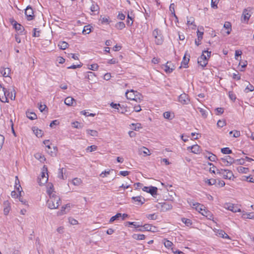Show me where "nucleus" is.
Masks as SVG:
<instances>
[{
	"label": "nucleus",
	"mask_w": 254,
	"mask_h": 254,
	"mask_svg": "<svg viewBox=\"0 0 254 254\" xmlns=\"http://www.w3.org/2000/svg\"><path fill=\"white\" fill-rule=\"evenodd\" d=\"M228 96H229V97L230 98V99L233 101H235L236 99V95L233 93V91H229L228 92Z\"/></svg>",
	"instance_id": "4d7b16f0"
},
{
	"label": "nucleus",
	"mask_w": 254,
	"mask_h": 254,
	"mask_svg": "<svg viewBox=\"0 0 254 254\" xmlns=\"http://www.w3.org/2000/svg\"><path fill=\"white\" fill-rule=\"evenodd\" d=\"M91 2L92 3V4L90 6V10L93 12L97 11L99 8L98 5L95 2L92 1V0H91Z\"/></svg>",
	"instance_id": "c9c22d12"
},
{
	"label": "nucleus",
	"mask_w": 254,
	"mask_h": 254,
	"mask_svg": "<svg viewBox=\"0 0 254 254\" xmlns=\"http://www.w3.org/2000/svg\"><path fill=\"white\" fill-rule=\"evenodd\" d=\"M133 18L131 17L128 14L127 16V26H131L133 22Z\"/></svg>",
	"instance_id": "c03bdc74"
},
{
	"label": "nucleus",
	"mask_w": 254,
	"mask_h": 254,
	"mask_svg": "<svg viewBox=\"0 0 254 254\" xmlns=\"http://www.w3.org/2000/svg\"><path fill=\"white\" fill-rule=\"evenodd\" d=\"M34 134L38 137H41L42 136L43 134V132L42 130L39 129L38 128L36 127H33L32 128Z\"/></svg>",
	"instance_id": "a878e982"
},
{
	"label": "nucleus",
	"mask_w": 254,
	"mask_h": 254,
	"mask_svg": "<svg viewBox=\"0 0 254 254\" xmlns=\"http://www.w3.org/2000/svg\"><path fill=\"white\" fill-rule=\"evenodd\" d=\"M81 114L86 116H91V117H94L95 116V114L93 113H89V112L87 110H84L81 112Z\"/></svg>",
	"instance_id": "bf43d9fd"
},
{
	"label": "nucleus",
	"mask_w": 254,
	"mask_h": 254,
	"mask_svg": "<svg viewBox=\"0 0 254 254\" xmlns=\"http://www.w3.org/2000/svg\"><path fill=\"white\" fill-rule=\"evenodd\" d=\"M187 149L188 150H191V152L194 154H198L200 152V147L197 144L189 146Z\"/></svg>",
	"instance_id": "f3484780"
},
{
	"label": "nucleus",
	"mask_w": 254,
	"mask_h": 254,
	"mask_svg": "<svg viewBox=\"0 0 254 254\" xmlns=\"http://www.w3.org/2000/svg\"><path fill=\"white\" fill-rule=\"evenodd\" d=\"M182 222L185 223L187 226H189L191 225V221L190 219L184 218H182Z\"/></svg>",
	"instance_id": "13d9d810"
},
{
	"label": "nucleus",
	"mask_w": 254,
	"mask_h": 254,
	"mask_svg": "<svg viewBox=\"0 0 254 254\" xmlns=\"http://www.w3.org/2000/svg\"><path fill=\"white\" fill-rule=\"evenodd\" d=\"M199 112L203 117L206 118L207 116V113L206 110L202 108H199Z\"/></svg>",
	"instance_id": "774afa93"
},
{
	"label": "nucleus",
	"mask_w": 254,
	"mask_h": 254,
	"mask_svg": "<svg viewBox=\"0 0 254 254\" xmlns=\"http://www.w3.org/2000/svg\"><path fill=\"white\" fill-rule=\"evenodd\" d=\"M8 98L11 100L15 99V92L13 94L12 91L7 90L0 84V101L3 103H8Z\"/></svg>",
	"instance_id": "f03ea898"
},
{
	"label": "nucleus",
	"mask_w": 254,
	"mask_h": 254,
	"mask_svg": "<svg viewBox=\"0 0 254 254\" xmlns=\"http://www.w3.org/2000/svg\"><path fill=\"white\" fill-rule=\"evenodd\" d=\"M238 170L239 172L243 173H247L248 171V168L243 167H239L238 168Z\"/></svg>",
	"instance_id": "338daca9"
},
{
	"label": "nucleus",
	"mask_w": 254,
	"mask_h": 254,
	"mask_svg": "<svg viewBox=\"0 0 254 254\" xmlns=\"http://www.w3.org/2000/svg\"><path fill=\"white\" fill-rule=\"evenodd\" d=\"M235 163V160L230 156L227 155L219 160V163L222 166H229Z\"/></svg>",
	"instance_id": "423d86ee"
},
{
	"label": "nucleus",
	"mask_w": 254,
	"mask_h": 254,
	"mask_svg": "<svg viewBox=\"0 0 254 254\" xmlns=\"http://www.w3.org/2000/svg\"><path fill=\"white\" fill-rule=\"evenodd\" d=\"M3 205L4 214L5 215H7L11 209L10 203L8 201H5L3 203Z\"/></svg>",
	"instance_id": "dca6fc26"
},
{
	"label": "nucleus",
	"mask_w": 254,
	"mask_h": 254,
	"mask_svg": "<svg viewBox=\"0 0 254 254\" xmlns=\"http://www.w3.org/2000/svg\"><path fill=\"white\" fill-rule=\"evenodd\" d=\"M68 46V43L64 41L60 42L58 44V46L59 47L60 49L62 50H65L67 48Z\"/></svg>",
	"instance_id": "ea45409f"
},
{
	"label": "nucleus",
	"mask_w": 254,
	"mask_h": 254,
	"mask_svg": "<svg viewBox=\"0 0 254 254\" xmlns=\"http://www.w3.org/2000/svg\"><path fill=\"white\" fill-rule=\"evenodd\" d=\"M216 115H220L224 113V109L223 108H217L215 109Z\"/></svg>",
	"instance_id": "69168bd1"
},
{
	"label": "nucleus",
	"mask_w": 254,
	"mask_h": 254,
	"mask_svg": "<svg viewBox=\"0 0 254 254\" xmlns=\"http://www.w3.org/2000/svg\"><path fill=\"white\" fill-rule=\"evenodd\" d=\"M68 222L72 225H75L78 224V221L72 217H69L68 218Z\"/></svg>",
	"instance_id": "e2e57ef3"
},
{
	"label": "nucleus",
	"mask_w": 254,
	"mask_h": 254,
	"mask_svg": "<svg viewBox=\"0 0 254 254\" xmlns=\"http://www.w3.org/2000/svg\"><path fill=\"white\" fill-rule=\"evenodd\" d=\"M204 182L207 184L208 186H212L216 183V180L214 179H205L204 180Z\"/></svg>",
	"instance_id": "e433bc0d"
},
{
	"label": "nucleus",
	"mask_w": 254,
	"mask_h": 254,
	"mask_svg": "<svg viewBox=\"0 0 254 254\" xmlns=\"http://www.w3.org/2000/svg\"><path fill=\"white\" fill-rule=\"evenodd\" d=\"M142 190L150 193L154 197L157 194V188L155 187H144L142 188Z\"/></svg>",
	"instance_id": "9d476101"
},
{
	"label": "nucleus",
	"mask_w": 254,
	"mask_h": 254,
	"mask_svg": "<svg viewBox=\"0 0 254 254\" xmlns=\"http://www.w3.org/2000/svg\"><path fill=\"white\" fill-rule=\"evenodd\" d=\"M223 27L227 30L226 33L227 35H229L232 30L231 23L229 22H225Z\"/></svg>",
	"instance_id": "c756f323"
},
{
	"label": "nucleus",
	"mask_w": 254,
	"mask_h": 254,
	"mask_svg": "<svg viewBox=\"0 0 254 254\" xmlns=\"http://www.w3.org/2000/svg\"><path fill=\"white\" fill-rule=\"evenodd\" d=\"M242 217L243 219H254V212L247 213L244 211L242 212Z\"/></svg>",
	"instance_id": "b1692460"
},
{
	"label": "nucleus",
	"mask_w": 254,
	"mask_h": 254,
	"mask_svg": "<svg viewBox=\"0 0 254 254\" xmlns=\"http://www.w3.org/2000/svg\"><path fill=\"white\" fill-rule=\"evenodd\" d=\"M190 205L193 209H195L196 211L199 212L200 214L202 213L203 210L205 208V206L198 202L194 201L193 200H189L188 201Z\"/></svg>",
	"instance_id": "0eeeda50"
},
{
	"label": "nucleus",
	"mask_w": 254,
	"mask_h": 254,
	"mask_svg": "<svg viewBox=\"0 0 254 254\" xmlns=\"http://www.w3.org/2000/svg\"><path fill=\"white\" fill-rule=\"evenodd\" d=\"M254 90V86L250 84V83L247 85L245 89V92L246 93H248L249 92H252Z\"/></svg>",
	"instance_id": "49530a36"
},
{
	"label": "nucleus",
	"mask_w": 254,
	"mask_h": 254,
	"mask_svg": "<svg viewBox=\"0 0 254 254\" xmlns=\"http://www.w3.org/2000/svg\"><path fill=\"white\" fill-rule=\"evenodd\" d=\"M11 195L13 198H19L21 195V192L20 191V192H16L15 190H13L11 191Z\"/></svg>",
	"instance_id": "de8ad7c7"
},
{
	"label": "nucleus",
	"mask_w": 254,
	"mask_h": 254,
	"mask_svg": "<svg viewBox=\"0 0 254 254\" xmlns=\"http://www.w3.org/2000/svg\"><path fill=\"white\" fill-rule=\"evenodd\" d=\"M25 14L28 20H31L34 17L33 10L31 7L28 6L25 11Z\"/></svg>",
	"instance_id": "4468645a"
},
{
	"label": "nucleus",
	"mask_w": 254,
	"mask_h": 254,
	"mask_svg": "<svg viewBox=\"0 0 254 254\" xmlns=\"http://www.w3.org/2000/svg\"><path fill=\"white\" fill-rule=\"evenodd\" d=\"M97 149V146L95 145H91L90 146H88L87 148H86V151L87 152H91L96 150Z\"/></svg>",
	"instance_id": "864d4df0"
},
{
	"label": "nucleus",
	"mask_w": 254,
	"mask_h": 254,
	"mask_svg": "<svg viewBox=\"0 0 254 254\" xmlns=\"http://www.w3.org/2000/svg\"><path fill=\"white\" fill-rule=\"evenodd\" d=\"M44 178H39L38 183L40 186L44 185L47 183L48 180V176H44Z\"/></svg>",
	"instance_id": "4c0bfd02"
},
{
	"label": "nucleus",
	"mask_w": 254,
	"mask_h": 254,
	"mask_svg": "<svg viewBox=\"0 0 254 254\" xmlns=\"http://www.w3.org/2000/svg\"><path fill=\"white\" fill-rule=\"evenodd\" d=\"M211 56V52L204 51L202 55L198 58L197 63L202 67H205L208 64L209 58Z\"/></svg>",
	"instance_id": "20e7f679"
},
{
	"label": "nucleus",
	"mask_w": 254,
	"mask_h": 254,
	"mask_svg": "<svg viewBox=\"0 0 254 254\" xmlns=\"http://www.w3.org/2000/svg\"><path fill=\"white\" fill-rule=\"evenodd\" d=\"M131 199L133 202L136 205H142L145 201L144 198L141 196H133L132 197Z\"/></svg>",
	"instance_id": "2eb2a0df"
},
{
	"label": "nucleus",
	"mask_w": 254,
	"mask_h": 254,
	"mask_svg": "<svg viewBox=\"0 0 254 254\" xmlns=\"http://www.w3.org/2000/svg\"><path fill=\"white\" fill-rule=\"evenodd\" d=\"M201 214L204 216H205L208 219L212 220L213 221V215L212 213L209 210L206 209H204L202 212Z\"/></svg>",
	"instance_id": "a211bd4d"
},
{
	"label": "nucleus",
	"mask_w": 254,
	"mask_h": 254,
	"mask_svg": "<svg viewBox=\"0 0 254 254\" xmlns=\"http://www.w3.org/2000/svg\"><path fill=\"white\" fill-rule=\"evenodd\" d=\"M99 21L103 24H109L111 22L109 17L103 16L102 15L100 16Z\"/></svg>",
	"instance_id": "bb28decb"
},
{
	"label": "nucleus",
	"mask_w": 254,
	"mask_h": 254,
	"mask_svg": "<svg viewBox=\"0 0 254 254\" xmlns=\"http://www.w3.org/2000/svg\"><path fill=\"white\" fill-rule=\"evenodd\" d=\"M134 238L136 240H142L145 238V236L143 234L134 235Z\"/></svg>",
	"instance_id": "680f3d73"
},
{
	"label": "nucleus",
	"mask_w": 254,
	"mask_h": 254,
	"mask_svg": "<svg viewBox=\"0 0 254 254\" xmlns=\"http://www.w3.org/2000/svg\"><path fill=\"white\" fill-rule=\"evenodd\" d=\"M99 66L97 64H92L90 65V66L88 67V68L90 70L96 71L98 69Z\"/></svg>",
	"instance_id": "0e129e2a"
},
{
	"label": "nucleus",
	"mask_w": 254,
	"mask_h": 254,
	"mask_svg": "<svg viewBox=\"0 0 254 254\" xmlns=\"http://www.w3.org/2000/svg\"><path fill=\"white\" fill-rule=\"evenodd\" d=\"M161 209L163 211H166L167 210H170L172 208V204H170L167 202H165L161 203Z\"/></svg>",
	"instance_id": "6ab92c4d"
},
{
	"label": "nucleus",
	"mask_w": 254,
	"mask_h": 254,
	"mask_svg": "<svg viewBox=\"0 0 254 254\" xmlns=\"http://www.w3.org/2000/svg\"><path fill=\"white\" fill-rule=\"evenodd\" d=\"M130 128L135 130H138L139 129L142 128L141 125L139 123H136L134 124L132 123L131 125H130Z\"/></svg>",
	"instance_id": "473e14b6"
},
{
	"label": "nucleus",
	"mask_w": 254,
	"mask_h": 254,
	"mask_svg": "<svg viewBox=\"0 0 254 254\" xmlns=\"http://www.w3.org/2000/svg\"><path fill=\"white\" fill-rule=\"evenodd\" d=\"M189 61V58H186V56H184L183 58V60L181 63V65L180 66V68L182 67L184 68H187L188 67V64Z\"/></svg>",
	"instance_id": "7c9ffc66"
},
{
	"label": "nucleus",
	"mask_w": 254,
	"mask_h": 254,
	"mask_svg": "<svg viewBox=\"0 0 254 254\" xmlns=\"http://www.w3.org/2000/svg\"><path fill=\"white\" fill-rule=\"evenodd\" d=\"M224 208L235 213L237 212H241V209L239 206L232 203L225 204Z\"/></svg>",
	"instance_id": "1a4fd4ad"
},
{
	"label": "nucleus",
	"mask_w": 254,
	"mask_h": 254,
	"mask_svg": "<svg viewBox=\"0 0 254 254\" xmlns=\"http://www.w3.org/2000/svg\"><path fill=\"white\" fill-rule=\"evenodd\" d=\"M252 8L250 7L243 10L242 15V21L248 23L252 15Z\"/></svg>",
	"instance_id": "6e6552de"
},
{
	"label": "nucleus",
	"mask_w": 254,
	"mask_h": 254,
	"mask_svg": "<svg viewBox=\"0 0 254 254\" xmlns=\"http://www.w3.org/2000/svg\"><path fill=\"white\" fill-rule=\"evenodd\" d=\"M126 96L127 99L134 101L137 103H140L143 100L142 95L133 89L127 90L126 92Z\"/></svg>",
	"instance_id": "7ed1b4c3"
},
{
	"label": "nucleus",
	"mask_w": 254,
	"mask_h": 254,
	"mask_svg": "<svg viewBox=\"0 0 254 254\" xmlns=\"http://www.w3.org/2000/svg\"><path fill=\"white\" fill-rule=\"evenodd\" d=\"M178 101L183 105H187L190 102V99L187 94L183 93L178 97Z\"/></svg>",
	"instance_id": "f8f14e48"
},
{
	"label": "nucleus",
	"mask_w": 254,
	"mask_h": 254,
	"mask_svg": "<svg viewBox=\"0 0 254 254\" xmlns=\"http://www.w3.org/2000/svg\"><path fill=\"white\" fill-rule=\"evenodd\" d=\"M91 32V28L90 26L89 25H86L84 27L83 29L82 30V34H87L90 33Z\"/></svg>",
	"instance_id": "a18cd8bd"
},
{
	"label": "nucleus",
	"mask_w": 254,
	"mask_h": 254,
	"mask_svg": "<svg viewBox=\"0 0 254 254\" xmlns=\"http://www.w3.org/2000/svg\"><path fill=\"white\" fill-rule=\"evenodd\" d=\"M0 73L3 77H9L11 72V70L9 68H1L0 69Z\"/></svg>",
	"instance_id": "4be33fe9"
},
{
	"label": "nucleus",
	"mask_w": 254,
	"mask_h": 254,
	"mask_svg": "<svg viewBox=\"0 0 254 254\" xmlns=\"http://www.w3.org/2000/svg\"><path fill=\"white\" fill-rule=\"evenodd\" d=\"M44 176H48V169L47 167L45 166H44V167L42 168L41 175L40 178H44Z\"/></svg>",
	"instance_id": "79ce46f5"
},
{
	"label": "nucleus",
	"mask_w": 254,
	"mask_h": 254,
	"mask_svg": "<svg viewBox=\"0 0 254 254\" xmlns=\"http://www.w3.org/2000/svg\"><path fill=\"white\" fill-rule=\"evenodd\" d=\"M146 217L150 220H156L157 218V215L155 213L148 214L146 215Z\"/></svg>",
	"instance_id": "09e8293b"
},
{
	"label": "nucleus",
	"mask_w": 254,
	"mask_h": 254,
	"mask_svg": "<svg viewBox=\"0 0 254 254\" xmlns=\"http://www.w3.org/2000/svg\"><path fill=\"white\" fill-rule=\"evenodd\" d=\"M154 41L155 44L157 45H162L164 41L162 35H159L157 37V38H155Z\"/></svg>",
	"instance_id": "f704fd0d"
},
{
	"label": "nucleus",
	"mask_w": 254,
	"mask_h": 254,
	"mask_svg": "<svg viewBox=\"0 0 254 254\" xmlns=\"http://www.w3.org/2000/svg\"><path fill=\"white\" fill-rule=\"evenodd\" d=\"M216 173L223 176L225 179L231 180L234 177L233 172L228 169H216Z\"/></svg>",
	"instance_id": "39448f33"
},
{
	"label": "nucleus",
	"mask_w": 254,
	"mask_h": 254,
	"mask_svg": "<svg viewBox=\"0 0 254 254\" xmlns=\"http://www.w3.org/2000/svg\"><path fill=\"white\" fill-rule=\"evenodd\" d=\"M47 193L49 196V199L47 201V205L50 209H56L61 204V198L56 194L54 190V186L51 183H49L47 186Z\"/></svg>",
	"instance_id": "f257e3e1"
},
{
	"label": "nucleus",
	"mask_w": 254,
	"mask_h": 254,
	"mask_svg": "<svg viewBox=\"0 0 254 254\" xmlns=\"http://www.w3.org/2000/svg\"><path fill=\"white\" fill-rule=\"evenodd\" d=\"M163 244L165 247L168 249H172V247L173 246V243L172 242L166 239L163 240Z\"/></svg>",
	"instance_id": "2f4dec72"
},
{
	"label": "nucleus",
	"mask_w": 254,
	"mask_h": 254,
	"mask_svg": "<svg viewBox=\"0 0 254 254\" xmlns=\"http://www.w3.org/2000/svg\"><path fill=\"white\" fill-rule=\"evenodd\" d=\"M71 125L72 127L75 128H81L83 127V125L77 121L72 122Z\"/></svg>",
	"instance_id": "a19ab883"
},
{
	"label": "nucleus",
	"mask_w": 254,
	"mask_h": 254,
	"mask_svg": "<svg viewBox=\"0 0 254 254\" xmlns=\"http://www.w3.org/2000/svg\"><path fill=\"white\" fill-rule=\"evenodd\" d=\"M81 183V180L80 179H79V178H74L72 181V183L74 185V186H79Z\"/></svg>",
	"instance_id": "6e6d98bb"
},
{
	"label": "nucleus",
	"mask_w": 254,
	"mask_h": 254,
	"mask_svg": "<svg viewBox=\"0 0 254 254\" xmlns=\"http://www.w3.org/2000/svg\"><path fill=\"white\" fill-rule=\"evenodd\" d=\"M163 116L165 119H168V120H171L173 118L174 116L171 117V114L170 112H165L163 114Z\"/></svg>",
	"instance_id": "603ef678"
},
{
	"label": "nucleus",
	"mask_w": 254,
	"mask_h": 254,
	"mask_svg": "<svg viewBox=\"0 0 254 254\" xmlns=\"http://www.w3.org/2000/svg\"><path fill=\"white\" fill-rule=\"evenodd\" d=\"M122 217V214L118 213L116 214L115 216H112L110 219V223H113L114 221L116 220H119Z\"/></svg>",
	"instance_id": "72a5a7b5"
},
{
	"label": "nucleus",
	"mask_w": 254,
	"mask_h": 254,
	"mask_svg": "<svg viewBox=\"0 0 254 254\" xmlns=\"http://www.w3.org/2000/svg\"><path fill=\"white\" fill-rule=\"evenodd\" d=\"M155 229V227L153 226L152 225L146 224L142 226V229H140L139 231H142L143 230H146L147 231L154 232Z\"/></svg>",
	"instance_id": "412c9836"
},
{
	"label": "nucleus",
	"mask_w": 254,
	"mask_h": 254,
	"mask_svg": "<svg viewBox=\"0 0 254 254\" xmlns=\"http://www.w3.org/2000/svg\"><path fill=\"white\" fill-rule=\"evenodd\" d=\"M221 152L224 154H229L232 153V150L228 147H224L221 149Z\"/></svg>",
	"instance_id": "8fccbe9b"
},
{
	"label": "nucleus",
	"mask_w": 254,
	"mask_h": 254,
	"mask_svg": "<svg viewBox=\"0 0 254 254\" xmlns=\"http://www.w3.org/2000/svg\"><path fill=\"white\" fill-rule=\"evenodd\" d=\"M226 123L225 120H219L217 123V125L219 127H223L225 126H226Z\"/></svg>",
	"instance_id": "5fc2aeb1"
},
{
	"label": "nucleus",
	"mask_w": 254,
	"mask_h": 254,
	"mask_svg": "<svg viewBox=\"0 0 254 254\" xmlns=\"http://www.w3.org/2000/svg\"><path fill=\"white\" fill-rule=\"evenodd\" d=\"M14 188L17 192H20V191L22 192V188L20 184V181H19L17 176L15 177Z\"/></svg>",
	"instance_id": "5701e85b"
},
{
	"label": "nucleus",
	"mask_w": 254,
	"mask_h": 254,
	"mask_svg": "<svg viewBox=\"0 0 254 254\" xmlns=\"http://www.w3.org/2000/svg\"><path fill=\"white\" fill-rule=\"evenodd\" d=\"M162 68L167 73H170L175 69L174 65L171 62H169L163 65Z\"/></svg>",
	"instance_id": "ddd939ff"
},
{
	"label": "nucleus",
	"mask_w": 254,
	"mask_h": 254,
	"mask_svg": "<svg viewBox=\"0 0 254 254\" xmlns=\"http://www.w3.org/2000/svg\"><path fill=\"white\" fill-rule=\"evenodd\" d=\"M86 133L88 135L96 137L98 135V132L96 130L87 129L86 130Z\"/></svg>",
	"instance_id": "cd10ccee"
},
{
	"label": "nucleus",
	"mask_w": 254,
	"mask_h": 254,
	"mask_svg": "<svg viewBox=\"0 0 254 254\" xmlns=\"http://www.w3.org/2000/svg\"><path fill=\"white\" fill-rule=\"evenodd\" d=\"M111 171H113V170H106V171H103V172H102L100 174V177H102V178L106 177H107L108 175H109V174H110V172H111Z\"/></svg>",
	"instance_id": "052dcab7"
},
{
	"label": "nucleus",
	"mask_w": 254,
	"mask_h": 254,
	"mask_svg": "<svg viewBox=\"0 0 254 254\" xmlns=\"http://www.w3.org/2000/svg\"><path fill=\"white\" fill-rule=\"evenodd\" d=\"M36 159L39 160L41 162H44L46 160V158L44 155L40 153H37L34 155Z\"/></svg>",
	"instance_id": "c85d7f7f"
},
{
	"label": "nucleus",
	"mask_w": 254,
	"mask_h": 254,
	"mask_svg": "<svg viewBox=\"0 0 254 254\" xmlns=\"http://www.w3.org/2000/svg\"><path fill=\"white\" fill-rule=\"evenodd\" d=\"M75 103V100L71 97H67L64 100V103L67 106H73Z\"/></svg>",
	"instance_id": "393cba45"
},
{
	"label": "nucleus",
	"mask_w": 254,
	"mask_h": 254,
	"mask_svg": "<svg viewBox=\"0 0 254 254\" xmlns=\"http://www.w3.org/2000/svg\"><path fill=\"white\" fill-rule=\"evenodd\" d=\"M152 35L154 38H157V37L159 36V35H162L160 31L157 28L154 30L152 33Z\"/></svg>",
	"instance_id": "3c124183"
},
{
	"label": "nucleus",
	"mask_w": 254,
	"mask_h": 254,
	"mask_svg": "<svg viewBox=\"0 0 254 254\" xmlns=\"http://www.w3.org/2000/svg\"><path fill=\"white\" fill-rule=\"evenodd\" d=\"M27 117L31 120H34L37 119V115L35 113L32 112H27Z\"/></svg>",
	"instance_id": "58836bf2"
},
{
	"label": "nucleus",
	"mask_w": 254,
	"mask_h": 254,
	"mask_svg": "<svg viewBox=\"0 0 254 254\" xmlns=\"http://www.w3.org/2000/svg\"><path fill=\"white\" fill-rule=\"evenodd\" d=\"M13 26H14L15 29L17 31H18L20 34H23V32L24 31V28L22 25H21V24H20L19 23H17L16 22H15V23L13 25Z\"/></svg>",
	"instance_id": "aec40b11"
},
{
	"label": "nucleus",
	"mask_w": 254,
	"mask_h": 254,
	"mask_svg": "<svg viewBox=\"0 0 254 254\" xmlns=\"http://www.w3.org/2000/svg\"><path fill=\"white\" fill-rule=\"evenodd\" d=\"M213 231L215 232V235L218 237H221L223 239L231 240L230 237L223 230L217 229L215 228L213 229Z\"/></svg>",
	"instance_id": "9b49d317"
},
{
	"label": "nucleus",
	"mask_w": 254,
	"mask_h": 254,
	"mask_svg": "<svg viewBox=\"0 0 254 254\" xmlns=\"http://www.w3.org/2000/svg\"><path fill=\"white\" fill-rule=\"evenodd\" d=\"M115 27L119 30H122L125 27V24L123 22H119L115 25Z\"/></svg>",
	"instance_id": "37998d69"
}]
</instances>
